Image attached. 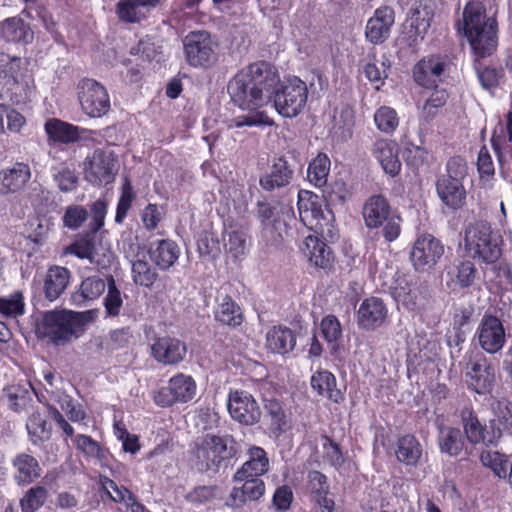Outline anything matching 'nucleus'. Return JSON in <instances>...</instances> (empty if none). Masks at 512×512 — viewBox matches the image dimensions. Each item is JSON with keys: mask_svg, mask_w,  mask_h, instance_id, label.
Masks as SVG:
<instances>
[{"mask_svg": "<svg viewBox=\"0 0 512 512\" xmlns=\"http://www.w3.org/2000/svg\"><path fill=\"white\" fill-rule=\"evenodd\" d=\"M265 410L270 417L271 430L274 433L281 434L288 428V419L282 408V405L275 399L267 400Z\"/></svg>", "mask_w": 512, "mask_h": 512, "instance_id": "53", "label": "nucleus"}, {"mask_svg": "<svg viewBox=\"0 0 512 512\" xmlns=\"http://www.w3.org/2000/svg\"><path fill=\"white\" fill-rule=\"evenodd\" d=\"M101 485L106 494L116 503H127L134 497L124 486H119L109 478L101 479Z\"/></svg>", "mask_w": 512, "mask_h": 512, "instance_id": "62", "label": "nucleus"}, {"mask_svg": "<svg viewBox=\"0 0 512 512\" xmlns=\"http://www.w3.org/2000/svg\"><path fill=\"white\" fill-rule=\"evenodd\" d=\"M464 429L471 443H493L494 439L498 438L495 433L492 437L487 436L478 419L472 415L468 418H464Z\"/></svg>", "mask_w": 512, "mask_h": 512, "instance_id": "56", "label": "nucleus"}, {"mask_svg": "<svg viewBox=\"0 0 512 512\" xmlns=\"http://www.w3.org/2000/svg\"><path fill=\"white\" fill-rule=\"evenodd\" d=\"M186 346L180 340L162 337L151 346L153 358L164 365H174L181 362L186 355Z\"/></svg>", "mask_w": 512, "mask_h": 512, "instance_id": "22", "label": "nucleus"}, {"mask_svg": "<svg viewBox=\"0 0 512 512\" xmlns=\"http://www.w3.org/2000/svg\"><path fill=\"white\" fill-rule=\"evenodd\" d=\"M438 443L440 451L450 456L459 455L464 445L461 431L453 427L440 428Z\"/></svg>", "mask_w": 512, "mask_h": 512, "instance_id": "43", "label": "nucleus"}, {"mask_svg": "<svg viewBox=\"0 0 512 512\" xmlns=\"http://www.w3.org/2000/svg\"><path fill=\"white\" fill-rule=\"evenodd\" d=\"M217 321L228 326H238L243 317L240 307L228 296L222 298L215 311Z\"/></svg>", "mask_w": 512, "mask_h": 512, "instance_id": "46", "label": "nucleus"}, {"mask_svg": "<svg viewBox=\"0 0 512 512\" xmlns=\"http://www.w3.org/2000/svg\"><path fill=\"white\" fill-rule=\"evenodd\" d=\"M106 283L97 277H88L82 281L78 291L71 296V301L76 306H82L86 301H92L100 297L105 291Z\"/></svg>", "mask_w": 512, "mask_h": 512, "instance_id": "40", "label": "nucleus"}, {"mask_svg": "<svg viewBox=\"0 0 512 512\" xmlns=\"http://www.w3.org/2000/svg\"><path fill=\"white\" fill-rule=\"evenodd\" d=\"M311 387L320 396L326 397L331 401L338 403L342 399V393L337 388L335 376L327 371L320 370L311 376Z\"/></svg>", "mask_w": 512, "mask_h": 512, "instance_id": "36", "label": "nucleus"}, {"mask_svg": "<svg viewBox=\"0 0 512 512\" xmlns=\"http://www.w3.org/2000/svg\"><path fill=\"white\" fill-rule=\"evenodd\" d=\"M223 245L226 255L233 261H238L248 254L250 239L242 227L230 225L224 231Z\"/></svg>", "mask_w": 512, "mask_h": 512, "instance_id": "24", "label": "nucleus"}, {"mask_svg": "<svg viewBox=\"0 0 512 512\" xmlns=\"http://www.w3.org/2000/svg\"><path fill=\"white\" fill-rule=\"evenodd\" d=\"M227 408L231 418L242 425L252 426L260 421V407L254 396L247 391L231 390Z\"/></svg>", "mask_w": 512, "mask_h": 512, "instance_id": "15", "label": "nucleus"}, {"mask_svg": "<svg viewBox=\"0 0 512 512\" xmlns=\"http://www.w3.org/2000/svg\"><path fill=\"white\" fill-rule=\"evenodd\" d=\"M123 299L120 290L116 287L114 278L107 279V295L104 298V306L107 315L117 316L120 313Z\"/></svg>", "mask_w": 512, "mask_h": 512, "instance_id": "55", "label": "nucleus"}, {"mask_svg": "<svg viewBox=\"0 0 512 512\" xmlns=\"http://www.w3.org/2000/svg\"><path fill=\"white\" fill-rule=\"evenodd\" d=\"M452 67L447 54L435 53L422 57L413 67L412 75L417 85L423 88L437 87Z\"/></svg>", "mask_w": 512, "mask_h": 512, "instance_id": "12", "label": "nucleus"}, {"mask_svg": "<svg viewBox=\"0 0 512 512\" xmlns=\"http://www.w3.org/2000/svg\"><path fill=\"white\" fill-rule=\"evenodd\" d=\"M227 450L226 442L216 435H206L197 449V457L209 468L218 464Z\"/></svg>", "mask_w": 512, "mask_h": 512, "instance_id": "32", "label": "nucleus"}, {"mask_svg": "<svg viewBox=\"0 0 512 512\" xmlns=\"http://www.w3.org/2000/svg\"><path fill=\"white\" fill-rule=\"evenodd\" d=\"M447 170L448 174L437 181V193L448 208L457 210L463 207L466 201L462 179L467 173V167L461 158H453L447 163Z\"/></svg>", "mask_w": 512, "mask_h": 512, "instance_id": "8", "label": "nucleus"}, {"mask_svg": "<svg viewBox=\"0 0 512 512\" xmlns=\"http://www.w3.org/2000/svg\"><path fill=\"white\" fill-rule=\"evenodd\" d=\"M14 479L18 484H29L40 476L38 461L31 455L19 454L13 460Z\"/></svg>", "mask_w": 512, "mask_h": 512, "instance_id": "38", "label": "nucleus"}, {"mask_svg": "<svg viewBox=\"0 0 512 512\" xmlns=\"http://www.w3.org/2000/svg\"><path fill=\"white\" fill-rule=\"evenodd\" d=\"M467 382L476 393L484 394L491 390L494 383V374L489 367L475 363L467 373Z\"/></svg>", "mask_w": 512, "mask_h": 512, "instance_id": "41", "label": "nucleus"}, {"mask_svg": "<svg viewBox=\"0 0 512 512\" xmlns=\"http://www.w3.org/2000/svg\"><path fill=\"white\" fill-rule=\"evenodd\" d=\"M493 418L491 426L497 437L502 431L512 428V403L506 399L495 400L491 404Z\"/></svg>", "mask_w": 512, "mask_h": 512, "instance_id": "42", "label": "nucleus"}, {"mask_svg": "<svg viewBox=\"0 0 512 512\" xmlns=\"http://www.w3.org/2000/svg\"><path fill=\"white\" fill-rule=\"evenodd\" d=\"M372 155L380 164L383 171L396 176L401 170V162L398 157V145L393 140L378 139L374 142Z\"/></svg>", "mask_w": 512, "mask_h": 512, "instance_id": "23", "label": "nucleus"}, {"mask_svg": "<svg viewBox=\"0 0 512 512\" xmlns=\"http://www.w3.org/2000/svg\"><path fill=\"white\" fill-rule=\"evenodd\" d=\"M33 40L34 31L20 17L6 18L0 22V42L27 45L32 43Z\"/></svg>", "mask_w": 512, "mask_h": 512, "instance_id": "27", "label": "nucleus"}, {"mask_svg": "<svg viewBox=\"0 0 512 512\" xmlns=\"http://www.w3.org/2000/svg\"><path fill=\"white\" fill-rule=\"evenodd\" d=\"M434 88V91L422 106L421 113L426 120L432 119L437 114L438 110L446 104L448 99V94L445 89Z\"/></svg>", "mask_w": 512, "mask_h": 512, "instance_id": "57", "label": "nucleus"}, {"mask_svg": "<svg viewBox=\"0 0 512 512\" xmlns=\"http://www.w3.org/2000/svg\"><path fill=\"white\" fill-rule=\"evenodd\" d=\"M331 162L324 153H319L310 163L307 169V179L315 187H322L326 184L330 171Z\"/></svg>", "mask_w": 512, "mask_h": 512, "instance_id": "45", "label": "nucleus"}, {"mask_svg": "<svg viewBox=\"0 0 512 512\" xmlns=\"http://www.w3.org/2000/svg\"><path fill=\"white\" fill-rule=\"evenodd\" d=\"M31 78L22 67V60L0 53V98L19 101L27 95Z\"/></svg>", "mask_w": 512, "mask_h": 512, "instance_id": "6", "label": "nucleus"}, {"mask_svg": "<svg viewBox=\"0 0 512 512\" xmlns=\"http://www.w3.org/2000/svg\"><path fill=\"white\" fill-rule=\"evenodd\" d=\"M320 329L324 339L331 344L336 343L342 336L340 322L333 315H328L321 320Z\"/></svg>", "mask_w": 512, "mask_h": 512, "instance_id": "64", "label": "nucleus"}, {"mask_svg": "<svg viewBox=\"0 0 512 512\" xmlns=\"http://www.w3.org/2000/svg\"><path fill=\"white\" fill-rule=\"evenodd\" d=\"M432 15L426 6H418L411 10L405 24L404 37L409 47H415L424 40Z\"/></svg>", "mask_w": 512, "mask_h": 512, "instance_id": "21", "label": "nucleus"}, {"mask_svg": "<svg viewBox=\"0 0 512 512\" xmlns=\"http://www.w3.org/2000/svg\"><path fill=\"white\" fill-rule=\"evenodd\" d=\"M26 428L31 441L39 444L50 439L52 427L46 417L39 412L32 413L27 419Z\"/></svg>", "mask_w": 512, "mask_h": 512, "instance_id": "44", "label": "nucleus"}, {"mask_svg": "<svg viewBox=\"0 0 512 512\" xmlns=\"http://www.w3.org/2000/svg\"><path fill=\"white\" fill-rule=\"evenodd\" d=\"M374 123L380 132L392 134L399 125V117L395 109L384 105L375 111Z\"/></svg>", "mask_w": 512, "mask_h": 512, "instance_id": "50", "label": "nucleus"}, {"mask_svg": "<svg viewBox=\"0 0 512 512\" xmlns=\"http://www.w3.org/2000/svg\"><path fill=\"white\" fill-rule=\"evenodd\" d=\"M444 251L440 240L431 234H422L413 244L410 259L416 270L428 271L438 263Z\"/></svg>", "mask_w": 512, "mask_h": 512, "instance_id": "16", "label": "nucleus"}, {"mask_svg": "<svg viewBox=\"0 0 512 512\" xmlns=\"http://www.w3.org/2000/svg\"><path fill=\"white\" fill-rule=\"evenodd\" d=\"M476 337L480 347L490 354L500 351L506 343L505 328L501 320L492 315L483 316L477 327Z\"/></svg>", "mask_w": 512, "mask_h": 512, "instance_id": "17", "label": "nucleus"}, {"mask_svg": "<svg viewBox=\"0 0 512 512\" xmlns=\"http://www.w3.org/2000/svg\"><path fill=\"white\" fill-rule=\"evenodd\" d=\"M394 23V10L389 6L378 7L366 22V40L374 45L384 43L389 38Z\"/></svg>", "mask_w": 512, "mask_h": 512, "instance_id": "18", "label": "nucleus"}, {"mask_svg": "<svg viewBox=\"0 0 512 512\" xmlns=\"http://www.w3.org/2000/svg\"><path fill=\"white\" fill-rule=\"evenodd\" d=\"M300 220L310 230L324 235L331 232L334 215L322 197L308 190L298 193Z\"/></svg>", "mask_w": 512, "mask_h": 512, "instance_id": "7", "label": "nucleus"}, {"mask_svg": "<svg viewBox=\"0 0 512 512\" xmlns=\"http://www.w3.org/2000/svg\"><path fill=\"white\" fill-rule=\"evenodd\" d=\"M132 277L135 284L151 287L157 278V274L147 262L137 260L132 263Z\"/></svg>", "mask_w": 512, "mask_h": 512, "instance_id": "59", "label": "nucleus"}, {"mask_svg": "<svg viewBox=\"0 0 512 512\" xmlns=\"http://www.w3.org/2000/svg\"><path fill=\"white\" fill-rule=\"evenodd\" d=\"M197 393V384L194 378L184 373L172 376L166 387L153 392V400L160 407H170L175 403H188Z\"/></svg>", "mask_w": 512, "mask_h": 512, "instance_id": "11", "label": "nucleus"}, {"mask_svg": "<svg viewBox=\"0 0 512 512\" xmlns=\"http://www.w3.org/2000/svg\"><path fill=\"white\" fill-rule=\"evenodd\" d=\"M391 291L392 296L398 305L403 306L409 311H414L420 301V291L412 283H410L404 275H399L391 283H385Z\"/></svg>", "mask_w": 512, "mask_h": 512, "instance_id": "29", "label": "nucleus"}, {"mask_svg": "<svg viewBox=\"0 0 512 512\" xmlns=\"http://www.w3.org/2000/svg\"><path fill=\"white\" fill-rule=\"evenodd\" d=\"M178 246L170 240H159L150 247L151 260L160 268L168 269L179 258Z\"/></svg>", "mask_w": 512, "mask_h": 512, "instance_id": "35", "label": "nucleus"}, {"mask_svg": "<svg viewBox=\"0 0 512 512\" xmlns=\"http://www.w3.org/2000/svg\"><path fill=\"white\" fill-rule=\"evenodd\" d=\"M507 139L508 142L512 143V112H509L505 117V127L501 130V134L496 133L492 136V145L497 153L498 161L501 166L502 172L506 174L509 170V165L502 152V142Z\"/></svg>", "mask_w": 512, "mask_h": 512, "instance_id": "51", "label": "nucleus"}, {"mask_svg": "<svg viewBox=\"0 0 512 512\" xmlns=\"http://www.w3.org/2000/svg\"><path fill=\"white\" fill-rule=\"evenodd\" d=\"M134 200V192L130 181L126 178L121 186V194L118 199L115 222L121 224Z\"/></svg>", "mask_w": 512, "mask_h": 512, "instance_id": "60", "label": "nucleus"}, {"mask_svg": "<svg viewBox=\"0 0 512 512\" xmlns=\"http://www.w3.org/2000/svg\"><path fill=\"white\" fill-rule=\"evenodd\" d=\"M364 224L368 229H379L387 242H393L401 234L402 218L382 195L369 197L362 208Z\"/></svg>", "mask_w": 512, "mask_h": 512, "instance_id": "5", "label": "nucleus"}, {"mask_svg": "<svg viewBox=\"0 0 512 512\" xmlns=\"http://www.w3.org/2000/svg\"><path fill=\"white\" fill-rule=\"evenodd\" d=\"M272 93L274 108L287 118L297 116L307 101L306 84L298 77L288 79L281 89L277 87Z\"/></svg>", "mask_w": 512, "mask_h": 512, "instance_id": "10", "label": "nucleus"}, {"mask_svg": "<svg viewBox=\"0 0 512 512\" xmlns=\"http://www.w3.org/2000/svg\"><path fill=\"white\" fill-rule=\"evenodd\" d=\"M70 280L68 269L60 266L51 267L44 280L45 296L48 300H56L66 289Z\"/></svg>", "mask_w": 512, "mask_h": 512, "instance_id": "34", "label": "nucleus"}, {"mask_svg": "<svg viewBox=\"0 0 512 512\" xmlns=\"http://www.w3.org/2000/svg\"><path fill=\"white\" fill-rule=\"evenodd\" d=\"M5 392L9 407L15 411L24 409L30 401V394L25 386L12 384L5 389Z\"/></svg>", "mask_w": 512, "mask_h": 512, "instance_id": "58", "label": "nucleus"}, {"mask_svg": "<svg viewBox=\"0 0 512 512\" xmlns=\"http://www.w3.org/2000/svg\"><path fill=\"white\" fill-rule=\"evenodd\" d=\"M48 139L53 142L68 144L79 140L84 130L62 120L49 119L44 126Z\"/></svg>", "mask_w": 512, "mask_h": 512, "instance_id": "33", "label": "nucleus"}, {"mask_svg": "<svg viewBox=\"0 0 512 512\" xmlns=\"http://www.w3.org/2000/svg\"><path fill=\"white\" fill-rule=\"evenodd\" d=\"M296 345L293 331L284 326H273L265 337V347L272 353L285 355L291 352Z\"/></svg>", "mask_w": 512, "mask_h": 512, "instance_id": "31", "label": "nucleus"}, {"mask_svg": "<svg viewBox=\"0 0 512 512\" xmlns=\"http://www.w3.org/2000/svg\"><path fill=\"white\" fill-rule=\"evenodd\" d=\"M300 252L311 265L318 268H328L333 260L331 250L326 243L312 234L305 237L300 246Z\"/></svg>", "mask_w": 512, "mask_h": 512, "instance_id": "25", "label": "nucleus"}, {"mask_svg": "<svg viewBox=\"0 0 512 512\" xmlns=\"http://www.w3.org/2000/svg\"><path fill=\"white\" fill-rule=\"evenodd\" d=\"M481 463L490 468L495 476L500 479H507V458L498 451L484 450L480 455Z\"/></svg>", "mask_w": 512, "mask_h": 512, "instance_id": "52", "label": "nucleus"}, {"mask_svg": "<svg viewBox=\"0 0 512 512\" xmlns=\"http://www.w3.org/2000/svg\"><path fill=\"white\" fill-rule=\"evenodd\" d=\"M269 468V460L265 450L261 447H251L248 450V460L235 473L234 481H243L250 477H260Z\"/></svg>", "mask_w": 512, "mask_h": 512, "instance_id": "30", "label": "nucleus"}, {"mask_svg": "<svg viewBox=\"0 0 512 512\" xmlns=\"http://www.w3.org/2000/svg\"><path fill=\"white\" fill-rule=\"evenodd\" d=\"M50 413L62 431L67 436L73 438V442L77 451L82 453L87 458L102 460L105 457V450L96 440L84 434H78L74 436L73 427L65 420L63 415L56 408H51Z\"/></svg>", "mask_w": 512, "mask_h": 512, "instance_id": "20", "label": "nucleus"}, {"mask_svg": "<svg viewBox=\"0 0 512 512\" xmlns=\"http://www.w3.org/2000/svg\"><path fill=\"white\" fill-rule=\"evenodd\" d=\"M279 84V73L269 62L256 61L242 68L229 81L228 93L239 108L253 113L234 119L233 125L271 126L273 121L265 113L256 110L269 102L272 92Z\"/></svg>", "mask_w": 512, "mask_h": 512, "instance_id": "1", "label": "nucleus"}, {"mask_svg": "<svg viewBox=\"0 0 512 512\" xmlns=\"http://www.w3.org/2000/svg\"><path fill=\"white\" fill-rule=\"evenodd\" d=\"M359 328L375 331L383 326L388 318V309L377 297H370L361 302L356 313Z\"/></svg>", "mask_w": 512, "mask_h": 512, "instance_id": "19", "label": "nucleus"}, {"mask_svg": "<svg viewBox=\"0 0 512 512\" xmlns=\"http://www.w3.org/2000/svg\"><path fill=\"white\" fill-rule=\"evenodd\" d=\"M480 180L484 187H491L494 178V165L491 155L485 147H482L478 153L477 159Z\"/></svg>", "mask_w": 512, "mask_h": 512, "instance_id": "61", "label": "nucleus"}, {"mask_svg": "<svg viewBox=\"0 0 512 512\" xmlns=\"http://www.w3.org/2000/svg\"><path fill=\"white\" fill-rule=\"evenodd\" d=\"M26 312L23 293L16 290L9 295L0 296V314L5 318H19Z\"/></svg>", "mask_w": 512, "mask_h": 512, "instance_id": "48", "label": "nucleus"}, {"mask_svg": "<svg viewBox=\"0 0 512 512\" xmlns=\"http://www.w3.org/2000/svg\"><path fill=\"white\" fill-rule=\"evenodd\" d=\"M78 101L82 111L89 117H101L110 109V98L106 88L93 79H83L77 86Z\"/></svg>", "mask_w": 512, "mask_h": 512, "instance_id": "14", "label": "nucleus"}, {"mask_svg": "<svg viewBox=\"0 0 512 512\" xmlns=\"http://www.w3.org/2000/svg\"><path fill=\"white\" fill-rule=\"evenodd\" d=\"M82 172L85 181L93 186L108 185L118 174L116 157L111 151L97 149L84 159Z\"/></svg>", "mask_w": 512, "mask_h": 512, "instance_id": "9", "label": "nucleus"}, {"mask_svg": "<svg viewBox=\"0 0 512 512\" xmlns=\"http://www.w3.org/2000/svg\"><path fill=\"white\" fill-rule=\"evenodd\" d=\"M459 36L464 37L477 58L490 56L498 44V24L495 14H488L483 3L468 2L454 23Z\"/></svg>", "mask_w": 512, "mask_h": 512, "instance_id": "2", "label": "nucleus"}, {"mask_svg": "<svg viewBox=\"0 0 512 512\" xmlns=\"http://www.w3.org/2000/svg\"><path fill=\"white\" fill-rule=\"evenodd\" d=\"M291 177L292 170L287 161L278 158L274 161L270 171L260 179V184L265 190H273L288 185Z\"/></svg>", "mask_w": 512, "mask_h": 512, "instance_id": "37", "label": "nucleus"}, {"mask_svg": "<svg viewBox=\"0 0 512 512\" xmlns=\"http://www.w3.org/2000/svg\"><path fill=\"white\" fill-rule=\"evenodd\" d=\"M403 156L409 165L419 167L429 161L430 153L425 147L407 143L403 150Z\"/></svg>", "mask_w": 512, "mask_h": 512, "instance_id": "63", "label": "nucleus"}, {"mask_svg": "<svg viewBox=\"0 0 512 512\" xmlns=\"http://www.w3.org/2000/svg\"><path fill=\"white\" fill-rule=\"evenodd\" d=\"M98 315L97 309L82 312L66 309L46 311L36 325V333L55 345H64L82 335L86 326L94 322Z\"/></svg>", "mask_w": 512, "mask_h": 512, "instance_id": "3", "label": "nucleus"}, {"mask_svg": "<svg viewBox=\"0 0 512 512\" xmlns=\"http://www.w3.org/2000/svg\"><path fill=\"white\" fill-rule=\"evenodd\" d=\"M241 487L235 486L227 499V504L234 508L242 507L248 501L260 499L265 491L264 482L258 477L243 479Z\"/></svg>", "mask_w": 512, "mask_h": 512, "instance_id": "28", "label": "nucleus"}, {"mask_svg": "<svg viewBox=\"0 0 512 512\" xmlns=\"http://www.w3.org/2000/svg\"><path fill=\"white\" fill-rule=\"evenodd\" d=\"M395 455L401 463L416 466L422 457V446L412 435H405L397 441Z\"/></svg>", "mask_w": 512, "mask_h": 512, "instance_id": "39", "label": "nucleus"}, {"mask_svg": "<svg viewBox=\"0 0 512 512\" xmlns=\"http://www.w3.org/2000/svg\"><path fill=\"white\" fill-rule=\"evenodd\" d=\"M320 445L323 461L335 468H339L344 463V454L337 443L328 437H322Z\"/></svg>", "mask_w": 512, "mask_h": 512, "instance_id": "54", "label": "nucleus"}, {"mask_svg": "<svg viewBox=\"0 0 512 512\" xmlns=\"http://www.w3.org/2000/svg\"><path fill=\"white\" fill-rule=\"evenodd\" d=\"M147 9L139 0H120L116 4L118 18L126 23H137L146 17Z\"/></svg>", "mask_w": 512, "mask_h": 512, "instance_id": "49", "label": "nucleus"}, {"mask_svg": "<svg viewBox=\"0 0 512 512\" xmlns=\"http://www.w3.org/2000/svg\"><path fill=\"white\" fill-rule=\"evenodd\" d=\"M463 244L467 255L478 262L493 264L502 256V236L484 221L466 225Z\"/></svg>", "mask_w": 512, "mask_h": 512, "instance_id": "4", "label": "nucleus"}, {"mask_svg": "<svg viewBox=\"0 0 512 512\" xmlns=\"http://www.w3.org/2000/svg\"><path fill=\"white\" fill-rule=\"evenodd\" d=\"M187 61L194 67H208L217 60V41L206 31L189 33L184 40Z\"/></svg>", "mask_w": 512, "mask_h": 512, "instance_id": "13", "label": "nucleus"}, {"mask_svg": "<svg viewBox=\"0 0 512 512\" xmlns=\"http://www.w3.org/2000/svg\"><path fill=\"white\" fill-rule=\"evenodd\" d=\"M31 178V171L24 163H15L0 171V194L8 195L21 190Z\"/></svg>", "mask_w": 512, "mask_h": 512, "instance_id": "26", "label": "nucleus"}, {"mask_svg": "<svg viewBox=\"0 0 512 512\" xmlns=\"http://www.w3.org/2000/svg\"><path fill=\"white\" fill-rule=\"evenodd\" d=\"M47 490L41 486L30 488L20 500V510L10 505L6 512H36L45 503Z\"/></svg>", "mask_w": 512, "mask_h": 512, "instance_id": "47", "label": "nucleus"}]
</instances>
